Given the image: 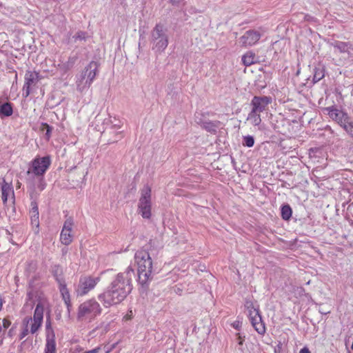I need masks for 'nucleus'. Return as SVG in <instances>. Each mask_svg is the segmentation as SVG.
Returning a JSON list of instances; mask_svg holds the SVG:
<instances>
[{"label": "nucleus", "instance_id": "nucleus-1", "mask_svg": "<svg viewBox=\"0 0 353 353\" xmlns=\"http://www.w3.org/2000/svg\"><path fill=\"white\" fill-rule=\"evenodd\" d=\"M135 277V272L131 266L117 274L106 290L98 295V299L104 307L121 303L132 290V280Z\"/></svg>", "mask_w": 353, "mask_h": 353}, {"label": "nucleus", "instance_id": "nucleus-2", "mask_svg": "<svg viewBox=\"0 0 353 353\" xmlns=\"http://www.w3.org/2000/svg\"><path fill=\"white\" fill-rule=\"evenodd\" d=\"M137 265L138 282L143 288H148L152 280V261L149 253L143 250H138L134 255Z\"/></svg>", "mask_w": 353, "mask_h": 353}, {"label": "nucleus", "instance_id": "nucleus-3", "mask_svg": "<svg viewBox=\"0 0 353 353\" xmlns=\"http://www.w3.org/2000/svg\"><path fill=\"white\" fill-rule=\"evenodd\" d=\"M101 313L99 303L94 299L84 301L78 308L77 319L79 321L90 322Z\"/></svg>", "mask_w": 353, "mask_h": 353}, {"label": "nucleus", "instance_id": "nucleus-4", "mask_svg": "<svg viewBox=\"0 0 353 353\" xmlns=\"http://www.w3.org/2000/svg\"><path fill=\"white\" fill-rule=\"evenodd\" d=\"M99 69V63L90 61L83 71L80 79L77 81V85L80 91L89 88L94 80Z\"/></svg>", "mask_w": 353, "mask_h": 353}, {"label": "nucleus", "instance_id": "nucleus-5", "mask_svg": "<svg viewBox=\"0 0 353 353\" xmlns=\"http://www.w3.org/2000/svg\"><path fill=\"white\" fill-rule=\"evenodd\" d=\"M51 163L52 161L50 156L42 157L37 156L30 161L27 173L37 177L44 176L46 172L50 168Z\"/></svg>", "mask_w": 353, "mask_h": 353}, {"label": "nucleus", "instance_id": "nucleus-6", "mask_svg": "<svg viewBox=\"0 0 353 353\" xmlns=\"http://www.w3.org/2000/svg\"><path fill=\"white\" fill-rule=\"evenodd\" d=\"M152 189L145 185L141 190V197L139 201L138 210L143 219H150L151 216Z\"/></svg>", "mask_w": 353, "mask_h": 353}, {"label": "nucleus", "instance_id": "nucleus-7", "mask_svg": "<svg viewBox=\"0 0 353 353\" xmlns=\"http://www.w3.org/2000/svg\"><path fill=\"white\" fill-rule=\"evenodd\" d=\"M100 277H93L91 276H83L79 279L77 288L76 290L78 296H84L91 290L94 289L96 285L99 282Z\"/></svg>", "mask_w": 353, "mask_h": 353}, {"label": "nucleus", "instance_id": "nucleus-8", "mask_svg": "<svg viewBox=\"0 0 353 353\" xmlns=\"http://www.w3.org/2000/svg\"><path fill=\"white\" fill-rule=\"evenodd\" d=\"M325 110L327 112L329 117L337 122L345 130L347 125H351L353 123L347 114L334 106L326 108Z\"/></svg>", "mask_w": 353, "mask_h": 353}, {"label": "nucleus", "instance_id": "nucleus-9", "mask_svg": "<svg viewBox=\"0 0 353 353\" xmlns=\"http://www.w3.org/2000/svg\"><path fill=\"white\" fill-rule=\"evenodd\" d=\"M41 79V77L39 72L31 70L26 71L23 87V95L25 97H28L31 92L32 86L35 85Z\"/></svg>", "mask_w": 353, "mask_h": 353}, {"label": "nucleus", "instance_id": "nucleus-10", "mask_svg": "<svg viewBox=\"0 0 353 353\" xmlns=\"http://www.w3.org/2000/svg\"><path fill=\"white\" fill-rule=\"evenodd\" d=\"M261 37V34L258 30H249L239 39V42L241 47L248 48L256 45Z\"/></svg>", "mask_w": 353, "mask_h": 353}, {"label": "nucleus", "instance_id": "nucleus-11", "mask_svg": "<svg viewBox=\"0 0 353 353\" xmlns=\"http://www.w3.org/2000/svg\"><path fill=\"white\" fill-rule=\"evenodd\" d=\"M250 320L255 330L259 334H263L265 332V323L259 313V310H254L250 312Z\"/></svg>", "mask_w": 353, "mask_h": 353}, {"label": "nucleus", "instance_id": "nucleus-12", "mask_svg": "<svg viewBox=\"0 0 353 353\" xmlns=\"http://www.w3.org/2000/svg\"><path fill=\"white\" fill-rule=\"evenodd\" d=\"M271 102V100L269 97H254L252 101V103L253 105L252 112H263L266 105Z\"/></svg>", "mask_w": 353, "mask_h": 353}, {"label": "nucleus", "instance_id": "nucleus-13", "mask_svg": "<svg viewBox=\"0 0 353 353\" xmlns=\"http://www.w3.org/2000/svg\"><path fill=\"white\" fill-rule=\"evenodd\" d=\"M196 122L201 125L203 128L209 132L215 131L217 125L212 121H207L205 117V114L202 112H196L195 114Z\"/></svg>", "mask_w": 353, "mask_h": 353}, {"label": "nucleus", "instance_id": "nucleus-14", "mask_svg": "<svg viewBox=\"0 0 353 353\" xmlns=\"http://www.w3.org/2000/svg\"><path fill=\"white\" fill-rule=\"evenodd\" d=\"M1 199L3 203H6L8 199L12 200L14 202V190L10 183L6 182L5 180L3 181L1 185Z\"/></svg>", "mask_w": 353, "mask_h": 353}, {"label": "nucleus", "instance_id": "nucleus-15", "mask_svg": "<svg viewBox=\"0 0 353 353\" xmlns=\"http://www.w3.org/2000/svg\"><path fill=\"white\" fill-rule=\"evenodd\" d=\"M72 222H65L61 232L60 239L63 244L68 245L72 241V235L71 234Z\"/></svg>", "mask_w": 353, "mask_h": 353}, {"label": "nucleus", "instance_id": "nucleus-16", "mask_svg": "<svg viewBox=\"0 0 353 353\" xmlns=\"http://www.w3.org/2000/svg\"><path fill=\"white\" fill-rule=\"evenodd\" d=\"M45 353H56L55 336L53 330L47 334Z\"/></svg>", "mask_w": 353, "mask_h": 353}, {"label": "nucleus", "instance_id": "nucleus-17", "mask_svg": "<svg viewBox=\"0 0 353 353\" xmlns=\"http://www.w3.org/2000/svg\"><path fill=\"white\" fill-rule=\"evenodd\" d=\"M52 274L55 280L59 285H63L65 283V279L63 275V269L59 265H54L52 267Z\"/></svg>", "mask_w": 353, "mask_h": 353}, {"label": "nucleus", "instance_id": "nucleus-18", "mask_svg": "<svg viewBox=\"0 0 353 353\" xmlns=\"http://www.w3.org/2000/svg\"><path fill=\"white\" fill-rule=\"evenodd\" d=\"M241 61L245 66H250L256 62V54L252 51H248L243 55Z\"/></svg>", "mask_w": 353, "mask_h": 353}, {"label": "nucleus", "instance_id": "nucleus-19", "mask_svg": "<svg viewBox=\"0 0 353 353\" xmlns=\"http://www.w3.org/2000/svg\"><path fill=\"white\" fill-rule=\"evenodd\" d=\"M43 305L41 303H38L34 312L33 321L41 322L43 318Z\"/></svg>", "mask_w": 353, "mask_h": 353}, {"label": "nucleus", "instance_id": "nucleus-20", "mask_svg": "<svg viewBox=\"0 0 353 353\" xmlns=\"http://www.w3.org/2000/svg\"><path fill=\"white\" fill-rule=\"evenodd\" d=\"M13 113L12 105L10 103H5L0 106V115L10 117Z\"/></svg>", "mask_w": 353, "mask_h": 353}, {"label": "nucleus", "instance_id": "nucleus-21", "mask_svg": "<svg viewBox=\"0 0 353 353\" xmlns=\"http://www.w3.org/2000/svg\"><path fill=\"white\" fill-rule=\"evenodd\" d=\"M164 27L161 24H157L155 28H154L152 31V37L153 39L157 41L159 39L166 37L164 34Z\"/></svg>", "mask_w": 353, "mask_h": 353}, {"label": "nucleus", "instance_id": "nucleus-22", "mask_svg": "<svg viewBox=\"0 0 353 353\" xmlns=\"http://www.w3.org/2000/svg\"><path fill=\"white\" fill-rule=\"evenodd\" d=\"M31 209L29 214L31 221H38L39 219V213L37 203L35 201L31 202Z\"/></svg>", "mask_w": 353, "mask_h": 353}, {"label": "nucleus", "instance_id": "nucleus-23", "mask_svg": "<svg viewBox=\"0 0 353 353\" xmlns=\"http://www.w3.org/2000/svg\"><path fill=\"white\" fill-rule=\"evenodd\" d=\"M334 48H336L340 52H347L350 48V44L347 42L336 41L333 43Z\"/></svg>", "mask_w": 353, "mask_h": 353}, {"label": "nucleus", "instance_id": "nucleus-24", "mask_svg": "<svg viewBox=\"0 0 353 353\" xmlns=\"http://www.w3.org/2000/svg\"><path fill=\"white\" fill-rule=\"evenodd\" d=\"M59 289L64 302H69V301L70 300V296L69 291L66 287V283H65L63 285H59Z\"/></svg>", "mask_w": 353, "mask_h": 353}, {"label": "nucleus", "instance_id": "nucleus-25", "mask_svg": "<svg viewBox=\"0 0 353 353\" xmlns=\"http://www.w3.org/2000/svg\"><path fill=\"white\" fill-rule=\"evenodd\" d=\"M157 41L156 42L155 48L158 50L163 51V50H165L167 48L168 44V40L167 37H163Z\"/></svg>", "mask_w": 353, "mask_h": 353}, {"label": "nucleus", "instance_id": "nucleus-26", "mask_svg": "<svg viewBox=\"0 0 353 353\" xmlns=\"http://www.w3.org/2000/svg\"><path fill=\"white\" fill-rule=\"evenodd\" d=\"M292 210L289 205H285L281 208V216L283 219L288 221L292 216Z\"/></svg>", "mask_w": 353, "mask_h": 353}, {"label": "nucleus", "instance_id": "nucleus-27", "mask_svg": "<svg viewBox=\"0 0 353 353\" xmlns=\"http://www.w3.org/2000/svg\"><path fill=\"white\" fill-rule=\"evenodd\" d=\"M325 77V68H316L314 69V73L313 77V81L318 82Z\"/></svg>", "mask_w": 353, "mask_h": 353}, {"label": "nucleus", "instance_id": "nucleus-28", "mask_svg": "<svg viewBox=\"0 0 353 353\" xmlns=\"http://www.w3.org/2000/svg\"><path fill=\"white\" fill-rule=\"evenodd\" d=\"M41 130L42 131L46 130V138L49 141L51 137L52 128L47 123H43Z\"/></svg>", "mask_w": 353, "mask_h": 353}, {"label": "nucleus", "instance_id": "nucleus-29", "mask_svg": "<svg viewBox=\"0 0 353 353\" xmlns=\"http://www.w3.org/2000/svg\"><path fill=\"white\" fill-rule=\"evenodd\" d=\"M254 144V139L252 136L248 135L243 137V145L251 148Z\"/></svg>", "mask_w": 353, "mask_h": 353}, {"label": "nucleus", "instance_id": "nucleus-30", "mask_svg": "<svg viewBox=\"0 0 353 353\" xmlns=\"http://www.w3.org/2000/svg\"><path fill=\"white\" fill-rule=\"evenodd\" d=\"M39 180L37 184V188L39 191H43L46 187V183L44 179V176H38Z\"/></svg>", "mask_w": 353, "mask_h": 353}, {"label": "nucleus", "instance_id": "nucleus-31", "mask_svg": "<svg viewBox=\"0 0 353 353\" xmlns=\"http://www.w3.org/2000/svg\"><path fill=\"white\" fill-rule=\"evenodd\" d=\"M236 340H237V342H238V345H239V350H240L241 352H243V350L242 348V346H243V342L245 341V336H242L241 334L240 333H237L236 334Z\"/></svg>", "mask_w": 353, "mask_h": 353}, {"label": "nucleus", "instance_id": "nucleus-32", "mask_svg": "<svg viewBox=\"0 0 353 353\" xmlns=\"http://www.w3.org/2000/svg\"><path fill=\"white\" fill-rule=\"evenodd\" d=\"M41 322L32 321L31 323L30 332L34 334L41 325Z\"/></svg>", "mask_w": 353, "mask_h": 353}, {"label": "nucleus", "instance_id": "nucleus-33", "mask_svg": "<svg viewBox=\"0 0 353 353\" xmlns=\"http://www.w3.org/2000/svg\"><path fill=\"white\" fill-rule=\"evenodd\" d=\"M245 308L248 310L249 312V316H250V312L252 310H259L258 308H256L251 301H246L245 303Z\"/></svg>", "mask_w": 353, "mask_h": 353}, {"label": "nucleus", "instance_id": "nucleus-34", "mask_svg": "<svg viewBox=\"0 0 353 353\" xmlns=\"http://www.w3.org/2000/svg\"><path fill=\"white\" fill-rule=\"evenodd\" d=\"M75 39L85 40L86 39V33L82 31L77 32L74 36Z\"/></svg>", "mask_w": 353, "mask_h": 353}, {"label": "nucleus", "instance_id": "nucleus-35", "mask_svg": "<svg viewBox=\"0 0 353 353\" xmlns=\"http://www.w3.org/2000/svg\"><path fill=\"white\" fill-rule=\"evenodd\" d=\"M28 327H27V326L24 327L22 332L19 334V339H23L26 336L28 335Z\"/></svg>", "mask_w": 353, "mask_h": 353}, {"label": "nucleus", "instance_id": "nucleus-36", "mask_svg": "<svg viewBox=\"0 0 353 353\" xmlns=\"http://www.w3.org/2000/svg\"><path fill=\"white\" fill-rule=\"evenodd\" d=\"M345 131L353 139V123L351 125H348L345 127Z\"/></svg>", "mask_w": 353, "mask_h": 353}, {"label": "nucleus", "instance_id": "nucleus-37", "mask_svg": "<svg viewBox=\"0 0 353 353\" xmlns=\"http://www.w3.org/2000/svg\"><path fill=\"white\" fill-rule=\"evenodd\" d=\"M242 325V322L239 321H235L232 323V326L236 330H240Z\"/></svg>", "mask_w": 353, "mask_h": 353}, {"label": "nucleus", "instance_id": "nucleus-38", "mask_svg": "<svg viewBox=\"0 0 353 353\" xmlns=\"http://www.w3.org/2000/svg\"><path fill=\"white\" fill-rule=\"evenodd\" d=\"M32 321L33 319H32L31 317H26L23 321V324L24 327L27 326V327H28L29 323H32Z\"/></svg>", "mask_w": 353, "mask_h": 353}, {"label": "nucleus", "instance_id": "nucleus-39", "mask_svg": "<svg viewBox=\"0 0 353 353\" xmlns=\"http://www.w3.org/2000/svg\"><path fill=\"white\" fill-rule=\"evenodd\" d=\"M32 229L34 234H38L39 232V222H35V225H32Z\"/></svg>", "mask_w": 353, "mask_h": 353}, {"label": "nucleus", "instance_id": "nucleus-40", "mask_svg": "<svg viewBox=\"0 0 353 353\" xmlns=\"http://www.w3.org/2000/svg\"><path fill=\"white\" fill-rule=\"evenodd\" d=\"M261 121V119L260 118V115L254 116V123L255 125H258Z\"/></svg>", "mask_w": 353, "mask_h": 353}, {"label": "nucleus", "instance_id": "nucleus-41", "mask_svg": "<svg viewBox=\"0 0 353 353\" xmlns=\"http://www.w3.org/2000/svg\"><path fill=\"white\" fill-rule=\"evenodd\" d=\"M101 350V347H97L93 350H89V351H86L83 353H99V351Z\"/></svg>", "mask_w": 353, "mask_h": 353}, {"label": "nucleus", "instance_id": "nucleus-42", "mask_svg": "<svg viewBox=\"0 0 353 353\" xmlns=\"http://www.w3.org/2000/svg\"><path fill=\"white\" fill-rule=\"evenodd\" d=\"M65 304L66 305V307H67V309H68V314H70V310H71V307H72V304H71V301L70 300L69 301V302H64Z\"/></svg>", "mask_w": 353, "mask_h": 353}, {"label": "nucleus", "instance_id": "nucleus-43", "mask_svg": "<svg viewBox=\"0 0 353 353\" xmlns=\"http://www.w3.org/2000/svg\"><path fill=\"white\" fill-rule=\"evenodd\" d=\"M10 325V322L8 320L3 319V325L5 328H8Z\"/></svg>", "mask_w": 353, "mask_h": 353}, {"label": "nucleus", "instance_id": "nucleus-44", "mask_svg": "<svg viewBox=\"0 0 353 353\" xmlns=\"http://www.w3.org/2000/svg\"><path fill=\"white\" fill-rule=\"evenodd\" d=\"M299 353H310V352L307 347H304L300 350Z\"/></svg>", "mask_w": 353, "mask_h": 353}, {"label": "nucleus", "instance_id": "nucleus-45", "mask_svg": "<svg viewBox=\"0 0 353 353\" xmlns=\"http://www.w3.org/2000/svg\"><path fill=\"white\" fill-rule=\"evenodd\" d=\"M183 0H170L171 3L174 5L180 4Z\"/></svg>", "mask_w": 353, "mask_h": 353}, {"label": "nucleus", "instance_id": "nucleus-46", "mask_svg": "<svg viewBox=\"0 0 353 353\" xmlns=\"http://www.w3.org/2000/svg\"><path fill=\"white\" fill-rule=\"evenodd\" d=\"M103 351H104V352H105V353H109V352H110V350H111V349H110V348H109L108 347H107V346H104V347H103Z\"/></svg>", "mask_w": 353, "mask_h": 353}, {"label": "nucleus", "instance_id": "nucleus-47", "mask_svg": "<svg viewBox=\"0 0 353 353\" xmlns=\"http://www.w3.org/2000/svg\"><path fill=\"white\" fill-rule=\"evenodd\" d=\"M46 329H47V331H48V334L50 333L49 329H51L50 323L46 325Z\"/></svg>", "mask_w": 353, "mask_h": 353}, {"label": "nucleus", "instance_id": "nucleus-48", "mask_svg": "<svg viewBox=\"0 0 353 353\" xmlns=\"http://www.w3.org/2000/svg\"><path fill=\"white\" fill-rule=\"evenodd\" d=\"M2 299L0 298V310H1V307H2Z\"/></svg>", "mask_w": 353, "mask_h": 353}, {"label": "nucleus", "instance_id": "nucleus-49", "mask_svg": "<svg viewBox=\"0 0 353 353\" xmlns=\"http://www.w3.org/2000/svg\"><path fill=\"white\" fill-rule=\"evenodd\" d=\"M28 341V339L23 341L22 343H21V345H23V344H25L26 343V341Z\"/></svg>", "mask_w": 353, "mask_h": 353}, {"label": "nucleus", "instance_id": "nucleus-50", "mask_svg": "<svg viewBox=\"0 0 353 353\" xmlns=\"http://www.w3.org/2000/svg\"><path fill=\"white\" fill-rule=\"evenodd\" d=\"M32 265H33L32 262L30 263V266H32Z\"/></svg>", "mask_w": 353, "mask_h": 353}]
</instances>
